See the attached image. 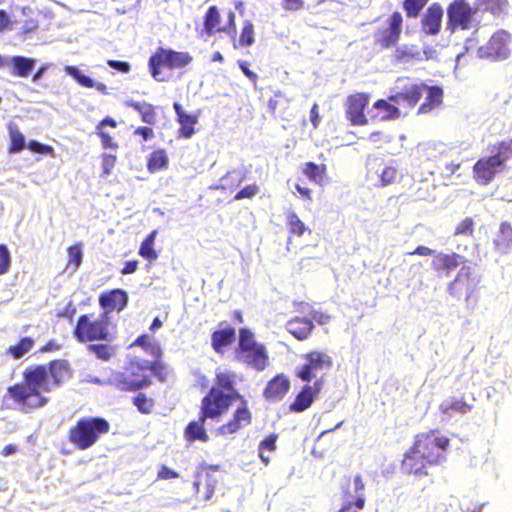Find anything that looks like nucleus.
Segmentation results:
<instances>
[{"mask_svg": "<svg viewBox=\"0 0 512 512\" xmlns=\"http://www.w3.org/2000/svg\"><path fill=\"white\" fill-rule=\"evenodd\" d=\"M512 156V143L503 142L499 145L498 151L494 158H498L500 160V164L504 167L505 162L510 159Z\"/></svg>", "mask_w": 512, "mask_h": 512, "instance_id": "obj_49", "label": "nucleus"}, {"mask_svg": "<svg viewBox=\"0 0 512 512\" xmlns=\"http://www.w3.org/2000/svg\"><path fill=\"white\" fill-rule=\"evenodd\" d=\"M427 464L422 455L416 453V449L412 447L410 451L405 454L402 461V468L406 473L423 476L428 474L426 471Z\"/></svg>", "mask_w": 512, "mask_h": 512, "instance_id": "obj_17", "label": "nucleus"}, {"mask_svg": "<svg viewBox=\"0 0 512 512\" xmlns=\"http://www.w3.org/2000/svg\"><path fill=\"white\" fill-rule=\"evenodd\" d=\"M116 162V157L111 154H104L102 159L103 173L105 175L110 174L112 168Z\"/></svg>", "mask_w": 512, "mask_h": 512, "instance_id": "obj_56", "label": "nucleus"}, {"mask_svg": "<svg viewBox=\"0 0 512 512\" xmlns=\"http://www.w3.org/2000/svg\"><path fill=\"white\" fill-rule=\"evenodd\" d=\"M302 358L305 362L298 366L296 371V375L302 381L309 382L332 367L331 357L324 352L312 351L303 355Z\"/></svg>", "mask_w": 512, "mask_h": 512, "instance_id": "obj_8", "label": "nucleus"}, {"mask_svg": "<svg viewBox=\"0 0 512 512\" xmlns=\"http://www.w3.org/2000/svg\"><path fill=\"white\" fill-rule=\"evenodd\" d=\"M134 404L143 413H149L152 408V403L143 394L135 397Z\"/></svg>", "mask_w": 512, "mask_h": 512, "instance_id": "obj_55", "label": "nucleus"}, {"mask_svg": "<svg viewBox=\"0 0 512 512\" xmlns=\"http://www.w3.org/2000/svg\"><path fill=\"white\" fill-rule=\"evenodd\" d=\"M282 6L287 11H298L303 8V0H282Z\"/></svg>", "mask_w": 512, "mask_h": 512, "instance_id": "obj_58", "label": "nucleus"}, {"mask_svg": "<svg viewBox=\"0 0 512 512\" xmlns=\"http://www.w3.org/2000/svg\"><path fill=\"white\" fill-rule=\"evenodd\" d=\"M443 13L440 5L432 4L422 16V32L426 35H437L441 29Z\"/></svg>", "mask_w": 512, "mask_h": 512, "instance_id": "obj_14", "label": "nucleus"}, {"mask_svg": "<svg viewBox=\"0 0 512 512\" xmlns=\"http://www.w3.org/2000/svg\"><path fill=\"white\" fill-rule=\"evenodd\" d=\"M254 43V25L250 20L243 23V29L240 35L239 44L241 46H251Z\"/></svg>", "mask_w": 512, "mask_h": 512, "instance_id": "obj_45", "label": "nucleus"}, {"mask_svg": "<svg viewBox=\"0 0 512 512\" xmlns=\"http://www.w3.org/2000/svg\"><path fill=\"white\" fill-rule=\"evenodd\" d=\"M235 379L236 375L227 369H217L216 371L217 388L226 390L225 394L242 400L240 394L234 389Z\"/></svg>", "mask_w": 512, "mask_h": 512, "instance_id": "obj_25", "label": "nucleus"}, {"mask_svg": "<svg viewBox=\"0 0 512 512\" xmlns=\"http://www.w3.org/2000/svg\"><path fill=\"white\" fill-rule=\"evenodd\" d=\"M134 345L141 346L152 354L159 353V348L152 342V339L148 335L138 337Z\"/></svg>", "mask_w": 512, "mask_h": 512, "instance_id": "obj_52", "label": "nucleus"}, {"mask_svg": "<svg viewBox=\"0 0 512 512\" xmlns=\"http://www.w3.org/2000/svg\"><path fill=\"white\" fill-rule=\"evenodd\" d=\"M9 137L11 141L10 153H18L24 149L26 145L25 137L17 126L9 125Z\"/></svg>", "mask_w": 512, "mask_h": 512, "instance_id": "obj_33", "label": "nucleus"}, {"mask_svg": "<svg viewBox=\"0 0 512 512\" xmlns=\"http://www.w3.org/2000/svg\"><path fill=\"white\" fill-rule=\"evenodd\" d=\"M239 64V67L240 69L242 70V72L252 81V82H256L257 80V75L251 71L249 68H248V63L246 61H239L238 62Z\"/></svg>", "mask_w": 512, "mask_h": 512, "instance_id": "obj_63", "label": "nucleus"}, {"mask_svg": "<svg viewBox=\"0 0 512 512\" xmlns=\"http://www.w3.org/2000/svg\"><path fill=\"white\" fill-rule=\"evenodd\" d=\"M326 167L324 165H317L315 163H306L303 173L316 184H322Z\"/></svg>", "mask_w": 512, "mask_h": 512, "instance_id": "obj_36", "label": "nucleus"}, {"mask_svg": "<svg viewBox=\"0 0 512 512\" xmlns=\"http://www.w3.org/2000/svg\"><path fill=\"white\" fill-rule=\"evenodd\" d=\"M65 72L73 77L81 86L87 88H93L95 85V81L90 77L84 75L77 67L75 66H66Z\"/></svg>", "mask_w": 512, "mask_h": 512, "instance_id": "obj_39", "label": "nucleus"}, {"mask_svg": "<svg viewBox=\"0 0 512 512\" xmlns=\"http://www.w3.org/2000/svg\"><path fill=\"white\" fill-rule=\"evenodd\" d=\"M192 57L187 52H177L171 49L159 48L149 59V67L152 77L157 81H163L159 68L166 66L170 69L183 68L189 65Z\"/></svg>", "mask_w": 512, "mask_h": 512, "instance_id": "obj_5", "label": "nucleus"}, {"mask_svg": "<svg viewBox=\"0 0 512 512\" xmlns=\"http://www.w3.org/2000/svg\"><path fill=\"white\" fill-rule=\"evenodd\" d=\"M36 60L24 56L8 57V66L12 67L11 73L19 77H27L33 70Z\"/></svg>", "mask_w": 512, "mask_h": 512, "instance_id": "obj_23", "label": "nucleus"}, {"mask_svg": "<svg viewBox=\"0 0 512 512\" xmlns=\"http://www.w3.org/2000/svg\"><path fill=\"white\" fill-rule=\"evenodd\" d=\"M402 21V15L399 12L393 13L390 17L389 27L376 37L377 42L382 47H391L398 42L401 33Z\"/></svg>", "mask_w": 512, "mask_h": 512, "instance_id": "obj_15", "label": "nucleus"}, {"mask_svg": "<svg viewBox=\"0 0 512 512\" xmlns=\"http://www.w3.org/2000/svg\"><path fill=\"white\" fill-rule=\"evenodd\" d=\"M424 91L427 92V98L426 102L420 106L419 113H428L442 103L443 91L441 88L426 86Z\"/></svg>", "mask_w": 512, "mask_h": 512, "instance_id": "obj_28", "label": "nucleus"}, {"mask_svg": "<svg viewBox=\"0 0 512 512\" xmlns=\"http://www.w3.org/2000/svg\"><path fill=\"white\" fill-rule=\"evenodd\" d=\"M428 0H405L404 9L409 17H416Z\"/></svg>", "mask_w": 512, "mask_h": 512, "instance_id": "obj_48", "label": "nucleus"}, {"mask_svg": "<svg viewBox=\"0 0 512 512\" xmlns=\"http://www.w3.org/2000/svg\"><path fill=\"white\" fill-rule=\"evenodd\" d=\"M276 435H270L265 440L260 443L259 450L264 451L268 450L270 452L276 449Z\"/></svg>", "mask_w": 512, "mask_h": 512, "instance_id": "obj_59", "label": "nucleus"}, {"mask_svg": "<svg viewBox=\"0 0 512 512\" xmlns=\"http://www.w3.org/2000/svg\"><path fill=\"white\" fill-rule=\"evenodd\" d=\"M107 325L104 320L90 321L89 317L82 315L75 328V336L81 342L106 339Z\"/></svg>", "mask_w": 512, "mask_h": 512, "instance_id": "obj_10", "label": "nucleus"}, {"mask_svg": "<svg viewBox=\"0 0 512 512\" xmlns=\"http://www.w3.org/2000/svg\"><path fill=\"white\" fill-rule=\"evenodd\" d=\"M238 358L243 363L261 371L266 367L268 357L264 346L260 345L248 351L238 352Z\"/></svg>", "mask_w": 512, "mask_h": 512, "instance_id": "obj_19", "label": "nucleus"}, {"mask_svg": "<svg viewBox=\"0 0 512 512\" xmlns=\"http://www.w3.org/2000/svg\"><path fill=\"white\" fill-rule=\"evenodd\" d=\"M474 231V222L472 218H465L457 224L455 228V235L470 236Z\"/></svg>", "mask_w": 512, "mask_h": 512, "instance_id": "obj_50", "label": "nucleus"}, {"mask_svg": "<svg viewBox=\"0 0 512 512\" xmlns=\"http://www.w3.org/2000/svg\"><path fill=\"white\" fill-rule=\"evenodd\" d=\"M257 192H258V187L256 185H249V186L243 188L241 191H239L236 194L235 199L240 200L243 198H251L254 195H256Z\"/></svg>", "mask_w": 512, "mask_h": 512, "instance_id": "obj_57", "label": "nucleus"}, {"mask_svg": "<svg viewBox=\"0 0 512 512\" xmlns=\"http://www.w3.org/2000/svg\"><path fill=\"white\" fill-rule=\"evenodd\" d=\"M439 409L442 414L450 418L454 415V413L466 414L470 412L472 405L466 403L462 399L452 397L444 400L440 404Z\"/></svg>", "mask_w": 512, "mask_h": 512, "instance_id": "obj_27", "label": "nucleus"}, {"mask_svg": "<svg viewBox=\"0 0 512 512\" xmlns=\"http://www.w3.org/2000/svg\"><path fill=\"white\" fill-rule=\"evenodd\" d=\"M368 102V95L362 93L352 95L348 98L347 115L353 124L365 125L367 123L363 112Z\"/></svg>", "mask_w": 512, "mask_h": 512, "instance_id": "obj_13", "label": "nucleus"}, {"mask_svg": "<svg viewBox=\"0 0 512 512\" xmlns=\"http://www.w3.org/2000/svg\"><path fill=\"white\" fill-rule=\"evenodd\" d=\"M235 338V329L232 327H226L222 330L215 331L212 334V346L215 351L220 352L221 349L229 344Z\"/></svg>", "mask_w": 512, "mask_h": 512, "instance_id": "obj_29", "label": "nucleus"}, {"mask_svg": "<svg viewBox=\"0 0 512 512\" xmlns=\"http://www.w3.org/2000/svg\"><path fill=\"white\" fill-rule=\"evenodd\" d=\"M397 170L394 167L386 166L383 168L380 178L383 186L389 185L395 181Z\"/></svg>", "mask_w": 512, "mask_h": 512, "instance_id": "obj_53", "label": "nucleus"}, {"mask_svg": "<svg viewBox=\"0 0 512 512\" xmlns=\"http://www.w3.org/2000/svg\"><path fill=\"white\" fill-rule=\"evenodd\" d=\"M242 403L243 405L241 407H238L237 410L235 411L233 419L219 428V432L221 434H233L250 423L251 414L243 400Z\"/></svg>", "mask_w": 512, "mask_h": 512, "instance_id": "obj_18", "label": "nucleus"}, {"mask_svg": "<svg viewBox=\"0 0 512 512\" xmlns=\"http://www.w3.org/2000/svg\"><path fill=\"white\" fill-rule=\"evenodd\" d=\"M230 394H225L218 388H211L209 393L202 400L201 411L203 418H215L225 413L232 401L235 400Z\"/></svg>", "mask_w": 512, "mask_h": 512, "instance_id": "obj_9", "label": "nucleus"}, {"mask_svg": "<svg viewBox=\"0 0 512 512\" xmlns=\"http://www.w3.org/2000/svg\"><path fill=\"white\" fill-rule=\"evenodd\" d=\"M155 365L146 360L132 361L125 371H112L108 377L109 385L121 391H136L150 384V375Z\"/></svg>", "mask_w": 512, "mask_h": 512, "instance_id": "obj_2", "label": "nucleus"}, {"mask_svg": "<svg viewBox=\"0 0 512 512\" xmlns=\"http://www.w3.org/2000/svg\"><path fill=\"white\" fill-rule=\"evenodd\" d=\"M220 14L216 7H210L205 16L204 27L208 34H213L219 24Z\"/></svg>", "mask_w": 512, "mask_h": 512, "instance_id": "obj_44", "label": "nucleus"}, {"mask_svg": "<svg viewBox=\"0 0 512 512\" xmlns=\"http://www.w3.org/2000/svg\"><path fill=\"white\" fill-rule=\"evenodd\" d=\"M287 224L291 233L297 236H302L307 230L306 225L300 220L298 215L294 212H290L287 215Z\"/></svg>", "mask_w": 512, "mask_h": 512, "instance_id": "obj_42", "label": "nucleus"}, {"mask_svg": "<svg viewBox=\"0 0 512 512\" xmlns=\"http://www.w3.org/2000/svg\"><path fill=\"white\" fill-rule=\"evenodd\" d=\"M495 249L500 254H507L512 249V226L508 222L500 225L499 231L493 240Z\"/></svg>", "mask_w": 512, "mask_h": 512, "instance_id": "obj_22", "label": "nucleus"}, {"mask_svg": "<svg viewBox=\"0 0 512 512\" xmlns=\"http://www.w3.org/2000/svg\"><path fill=\"white\" fill-rule=\"evenodd\" d=\"M68 257H69L68 268H72V271L75 272L79 268V266L82 262L81 246L76 244V245L69 247Z\"/></svg>", "mask_w": 512, "mask_h": 512, "instance_id": "obj_46", "label": "nucleus"}, {"mask_svg": "<svg viewBox=\"0 0 512 512\" xmlns=\"http://www.w3.org/2000/svg\"><path fill=\"white\" fill-rule=\"evenodd\" d=\"M173 108L178 117V122L181 125L180 133L185 138H190L194 134L193 126L197 123V116L187 114L182 106L178 103H174Z\"/></svg>", "mask_w": 512, "mask_h": 512, "instance_id": "obj_26", "label": "nucleus"}, {"mask_svg": "<svg viewBox=\"0 0 512 512\" xmlns=\"http://www.w3.org/2000/svg\"><path fill=\"white\" fill-rule=\"evenodd\" d=\"M10 252L7 246L0 244V275H4L10 268Z\"/></svg>", "mask_w": 512, "mask_h": 512, "instance_id": "obj_51", "label": "nucleus"}, {"mask_svg": "<svg viewBox=\"0 0 512 512\" xmlns=\"http://www.w3.org/2000/svg\"><path fill=\"white\" fill-rule=\"evenodd\" d=\"M320 382H315L313 386L305 385L301 392L296 396L295 401L290 405V410L302 412L309 408L315 395L320 391Z\"/></svg>", "mask_w": 512, "mask_h": 512, "instance_id": "obj_20", "label": "nucleus"}, {"mask_svg": "<svg viewBox=\"0 0 512 512\" xmlns=\"http://www.w3.org/2000/svg\"><path fill=\"white\" fill-rule=\"evenodd\" d=\"M503 168L498 158L483 157L473 167L474 179L478 184L487 185L498 173L502 172Z\"/></svg>", "mask_w": 512, "mask_h": 512, "instance_id": "obj_11", "label": "nucleus"}, {"mask_svg": "<svg viewBox=\"0 0 512 512\" xmlns=\"http://www.w3.org/2000/svg\"><path fill=\"white\" fill-rule=\"evenodd\" d=\"M449 444V439L440 432L431 431L417 436L413 448L420 453L428 464L439 463L444 458V453Z\"/></svg>", "mask_w": 512, "mask_h": 512, "instance_id": "obj_4", "label": "nucleus"}, {"mask_svg": "<svg viewBox=\"0 0 512 512\" xmlns=\"http://www.w3.org/2000/svg\"><path fill=\"white\" fill-rule=\"evenodd\" d=\"M373 109L378 113L373 114L372 117H379L381 120L394 119L400 115L399 108L385 100L375 102Z\"/></svg>", "mask_w": 512, "mask_h": 512, "instance_id": "obj_30", "label": "nucleus"}, {"mask_svg": "<svg viewBox=\"0 0 512 512\" xmlns=\"http://www.w3.org/2000/svg\"><path fill=\"white\" fill-rule=\"evenodd\" d=\"M403 80H398L396 89L398 90L395 94L389 97V101L401 105L406 103L408 108L414 107L420 100L426 85L411 84L410 86H400Z\"/></svg>", "mask_w": 512, "mask_h": 512, "instance_id": "obj_12", "label": "nucleus"}, {"mask_svg": "<svg viewBox=\"0 0 512 512\" xmlns=\"http://www.w3.org/2000/svg\"><path fill=\"white\" fill-rule=\"evenodd\" d=\"M261 344L257 343L254 339L253 333L248 329H241L240 330V337H239V352L248 351L250 349H253L257 346H260Z\"/></svg>", "mask_w": 512, "mask_h": 512, "instance_id": "obj_41", "label": "nucleus"}, {"mask_svg": "<svg viewBox=\"0 0 512 512\" xmlns=\"http://www.w3.org/2000/svg\"><path fill=\"white\" fill-rule=\"evenodd\" d=\"M311 319L320 325H325L330 321V316L320 311H313L311 313Z\"/></svg>", "mask_w": 512, "mask_h": 512, "instance_id": "obj_61", "label": "nucleus"}, {"mask_svg": "<svg viewBox=\"0 0 512 512\" xmlns=\"http://www.w3.org/2000/svg\"><path fill=\"white\" fill-rule=\"evenodd\" d=\"M203 415L199 421H192L188 424L185 430V436L189 441L201 440L203 442L208 441V435L203 427L204 421Z\"/></svg>", "mask_w": 512, "mask_h": 512, "instance_id": "obj_31", "label": "nucleus"}, {"mask_svg": "<svg viewBox=\"0 0 512 512\" xmlns=\"http://www.w3.org/2000/svg\"><path fill=\"white\" fill-rule=\"evenodd\" d=\"M480 6H484L486 10L494 15L507 13L509 3L507 0H478Z\"/></svg>", "mask_w": 512, "mask_h": 512, "instance_id": "obj_38", "label": "nucleus"}, {"mask_svg": "<svg viewBox=\"0 0 512 512\" xmlns=\"http://www.w3.org/2000/svg\"><path fill=\"white\" fill-rule=\"evenodd\" d=\"M100 304L104 309L123 310L128 302V295L121 289H115L100 296Z\"/></svg>", "mask_w": 512, "mask_h": 512, "instance_id": "obj_21", "label": "nucleus"}, {"mask_svg": "<svg viewBox=\"0 0 512 512\" xmlns=\"http://www.w3.org/2000/svg\"><path fill=\"white\" fill-rule=\"evenodd\" d=\"M109 431V423L99 417L84 418L70 430V441L79 449L85 450L93 446L101 434Z\"/></svg>", "mask_w": 512, "mask_h": 512, "instance_id": "obj_3", "label": "nucleus"}, {"mask_svg": "<svg viewBox=\"0 0 512 512\" xmlns=\"http://www.w3.org/2000/svg\"><path fill=\"white\" fill-rule=\"evenodd\" d=\"M88 349L103 361L109 360L115 353L114 348L106 344H91Z\"/></svg>", "mask_w": 512, "mask_h": 512, "instance_id": "obj_43", "label": "nucleus"}, {"mask_svg": "<svg viewBox=\"0 0 512 512\" xmlns=\"http://www.w3.org/2000/svg\"><path fill=\"white\" fill-rule=\"evenodd\" d=\"M68 376V364L62 360L50 362L48 365L27 367L23 372L24 381L8 388L9 396L23 412H29L45 406L49 393L58 388Z\"/></svg>", "mask_w": 512, "mask_h": 512, "instance_id": "obj_1", "label": "nucleus"}, {"mask_svg": "<svg viewBox=\"0 0 512 512\" xmlns=\"http://www.w3.org/2000/svg\"><path fill=\"white\" fill-rule=\"evenodd\" d=\"M290 388V381L284 374H279L270 380L264 390V396L271 401L281 400Z\"/></svg>", "mask_w": 512, "mask_h": 512, "instance_id": "obj_16", "label": "nucleus"}, {"mask_svg": "<svg viewBox=\"0 0 512 512\" xmlns=\"http://www.w3.org/2000/svg\"><path fill=\"white\" fill-rule=\"evenodd\" d=\"M286 329L295 338L304 340L310 335L313 324L312 321L307 318H294L287 322Z\"/></svg>", "mask_w": 512, "mask_h": 512, "instance_id": "obj_24", "label": "nucleus"}, {"mask_svg": "<svg viewBox=\"0 0 512 512\" xmlns=\"http://www.w3.org/2000/svg\"><path fill=\"white\" fill-rule=\"evenodd\" d=\"M477 9L472 8L466 0H455L447 8V29L454 32L460 28L470 29L478 25L475 19Z\"/></svg>", "mask_w": 512, "mask_h": 512, "instance_id": "obj_6", "label": "nucleus"}, {"mask_svg": "<svg viewBox=\"0 0 512 512\" xmlns=\"http://www.w3.org/2000/svg\"><path fill=\"white\" fill-rule=\"evenodd\" d=\"M28 148L32 152L40 153V154H53V151H54V149L51 146L42 144L35 140H32L29 142Z\"/></svg>", "mask_w": 512, "mask_h": 512, "instance_id": "obj_54", "label": "nucleus"}, {"mask_svg": "<svg viewBox=\"0 0 512 512\" xmlns=\"http://www.w3.org/2000/svg\"><path fill=\"white\" fill-rule=\"evenodd\" d=\"M34 345V340L30 337H24L16 345L10 346L8 353L12 355L14 359H20L27 352H29Z\"/></svg>", "mask_w": 512, "mask_h": 512, "instance_id": "obj_35", "label": "nucleus"}, {"mask_svg": "<svg viewBox=\"0 0 512 512\" xmlns=\"http://www.w3.org/2000/svg\"><path fill=\"white\" fill-rule=\"evenodd\" d=\"M168 158L164 150L154 151L148 162V169L151 172L160 170L167 165Z\"/></svg>", "mask_w": 512, "mask_h": 512, "instance_id": "obj_40", "label": "nucleus"}, {"mask_svg": "<svg viewBox=\"0 0 512 512\" xmlns=\"http://www.w3.org/2000/svg\"><path fill=\"white\" fill-rule=\"evenodd\" d=\"M179 474L171 469H169L166 466H162L160 471L158 472V478L160 479H171V478H177Z\"/></svg>", "mask_w": 512, "mask_h": 512, "instance_id": "obj_62", "label": "nucleus"}, {"mask_svg": "<svg viewBox=\"0 0 512 512\" xmlns=\"http://www.w3.org/2000/svg\"><path fill=\"white\" fill-rule=\"evenodd\" d=\"M156 235H157V231L156 230L152 231L147 236V238L141 243V246L139 249V254L143 258H145L149 261H154L158 257L157 253L155 252V250L153 248V244H154Z\"/></svg>", "mask_w": 512, "mask_h": 512, "instance_id": "obj_32", "label": "nucleus"}, {"mask_svg": "<svg viewBox=\"0 0 512 512\" xmlns=\"http://www.w3.org/2000/svg\"><path fill=\"white\" fill-rule=\"evenodd\" d=\"M353 489H354V492H355V496H354L355 502H354V505L358 509H362L364 507V504H365V499H364V494H363L364 483H363V480H362L360 475H357L354 478V480H353Z\"/></svg>", "mask_w": 512, "mask_h": 512, "instance_id": "obj_47", "label": "nucleus"}, {"mask_svg": "<svg viewBox=\"0 0 512 512\" xmlns=\"http://www.w3.org/2000/svg\"><path fill=\"white\" fill-rule=\"evenodd\" d=\"M437 261L444 262V270L448 274L464 262V257L457 253H452L450 255L437 253Z\"/></svg>", "mask_w": 512, "mask_h": 512, "instance_id": "obj_37", "label": "nucleus"}, {"mask_svg": "<svg viewBox=\"0 0 512 512\" xmlns=\"http://www.w3.org/2000/svg\"><path fill=\"white\" fill-rule=\"evenodd\" d=\"M127 105L133 107L136 111L140 113L143 122L147 124H154L156 114L154 112V108L152 107V105L148 103L137 102H127Z\"/></svg>", "mask_w": 512, "mask_h": 512, "instance_id": "obj_34", "label": "nucleus"}, {"mask_svg": "<svg viewBox=\"0 0 512 512\" xmlns=\"http://www.w3.org/2000/svg\"><path fill=\"white\" fill-rule=\"evenodd\" d=\"M11 25V20L9 15L5 10H0V32L5 31Z\"/></svg>", "mask_w": 512, "mask_h": 512, "instance_id": "obj_64", "label": "nucleus"}, {"mask_svg": "<svg viewBox=\"0 0 512 512\" xmlns=\"http://www.w3.org/2000/svg\"><path fill=\"white\" fill-rule=\"evenodd\" d=\"M107 63L111 68L119 70L124 73H127L130 70L129 63L124 61L109 60Z\"/></svg>", "mask_w": 512, "mask_h": 512, "instance_id": "obj_60", "label": "nucleus"}, {"mask_svg": "<svg viewBox=\"0 0 512 512\" xmlns=\"http://www.w3.org/2000/svg\"><path fill=\"white\" fill-rule=\"evenodd\" d=\"M511 44V34L504 29H500L491 36L486 45L478 48L477 54L480 58L503 61L508 59L511 54Z\"/></svg>", "mask_w": 512, "mask_h": 512, "instance_id": "obj_7", "label": "nucleus"}]
</instances>
